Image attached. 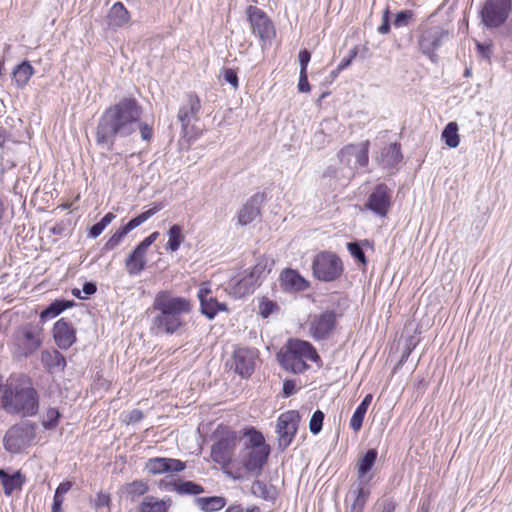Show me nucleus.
Returning <instances> with one entry per match:
<instances>
[{"label": "nucleus", "mask_w": 512, "mask_h": 512, "mask_svg": "<svg viewBox=\"0 0 512 512\" xmlns=\"http://www.w3.org/2000/svg\"><path fill=\"white\" fill-rule=\"evenodd\" d=\"M142 114V106L133 97H124L108 107L96 127L97 145L112 150L117 137H129L136 132Z\"/></svg>", "instance_id": "nucleus-1"}, {"label": "nucleus", "mask_w": 512, "mask_h": 512, "mask_svg": "<svg viewBox=\"0 0 512 512\" xmlns=\"http://www.w3.org/2000/svg\"><path fill=\"white\" fill-rule=\"evenodd\" d=\"M39 407V394L27 375L11 374L0 384V408L7 414L32 417L38 413Z\"/></svg>", "instance_id": "nucleus-2"}, {"label": "nucleus", "mask_w": 512, "mask_h": 512, "mask_svg": "<svg viewBox=\"0 0 512 512\" xmlns=\"http://www.w3.org/2000/svg\"><path fill=\"white\" fill-rule=\"evenodd\" d=\"M152 308L158 312L152 320V329L156 333L173 334L184 325L183 316L190 313L192 305L186 298L162 290L155 295Z\"/></svg>", "instance_id": "nucleus-3"}, {"label": "nucleus", "mask_w": 512, "mask_h": 512, "mask_svg": "<svg viewBox=\"0 0 512 512\" xmlns=\"http://www.w3.org/2000/svg\"><path fill=\"white\" fill-rule=\"evenodd\" d=\"M281 366L293 373H302L307 368V361L316 362L319 356L315 348L307 341L290 340L285 351H281L277 355Z\"/></svg>", "instance_id": "nucleus-4"}, {"label": "nucleus", "mask_w": 512, "mask_h": 512, "mask_svg": "<svg viewBox=\"0 0 512 512\" xmlns=\"http://www.w3.org/2000/svg\"><path fill=\"white\" fill-rule=\"evenodd\" d=\"M37 428V424L29 420L14 424L3 438L5 449L10 453H20L31 446L36 442Z\"/></svg>", "instance_id": "nucleus-5"}, {"label": "nucleus", "mask_w": 512, "mask_h": 512, "mask_svg": "<svg viewBox=\"0 0 512 512\" xmlns=\"http://www.w3.org/2000/svg\"><path fill=\"white\" fill-rule=\"evenodd\" d=\"M312 271L314 277L318 280L332 282L342 275L344 271L343 262L337 254L322 251L314 257Z\"/></svg>", "instance_id": "nucleus-6"}, {"label": "nucleus", "mask_w": 512, "mask_h": 512, "mask_svg": "<svg viewBox=\"0 0 512 512\" xmlns=\"http://www.w3.org/2000/svg\"><path fill=\"white\" fill-rule=\"evenodd\" d=\"M248 21L252 33L259 37L263 45L271 43L276 35L275 27L268 15L256 6H249L247 9Z\"/></svg>", "instance_id": "nucleus-7"}, {"label": "nucleus", "mask_w": 512, "mask_h": 512, "mask_svg": "<svg viewBox=\"0 0 512 512\" xmlns=\"http://www.w3.org/2000/svg\"><path fill=\"white\" fill-rule=\"evenodd\" d=\"M449 39L448 31L438 26L425 29L418 40L419 50L432 62H437L435 51Z\"/></svg>", "instance_id": "nucleus-8"}, {"label": "nucleus", "mask_w": 512, "mask_h": 512, "mask_svg": "<svg viewBox=\"0 0 512 512\" xmlns=\"http://www.w3.org/2000/svg\"><path fill=\"white\" fill-rule=\"evenodd\" d=\"M300 415L295 410L282 413L277 420L276 433L278 434V447L286 449L293 441L298 430Z\"/></svg>", "instance_id": "nucleus-9"}, {"label": "nucleus", "mask_w": 512, "mask_h": 512, "mask_svg": "<svg viewBox=\"0 0 512 512\" xmlns=\"http://www.w3.org/2000/svg\"><path fill=\"white\" fill-rule=\"evenodd\" d=\"M511 0H486L481 10L483 23L487 27H499L508 17Z\"/></svg>", "instance_id": "nucleus-10"}, {"label": "nucleus", "mask_w": 512, "mask_h": 512, "mask_svg": "<svg viewBox=\"0 0 512 512\" xmlns=\"http://www.w3.org/2000/svg\"><path fill=\"white\" fill-rule=\"evenodd\" d=\"M392 190L386 184H378L367 198L365 208L380 217H386L391 207Z\"/></svg>", "instance_id": "nucleus-11"}, {"label": "nucleus", "mask_w": 512, "mask_h": 512, "mask_svg": "<svg viewBox=\"0 0 512 512\" xmlns=\"http://www.w3.org/2000/svg\"><path fill=\"white\" fill-rule=\"evenodd\" d=\"M162 209V204H155L147 211L139 214L137 217L131 219L125 226L117 230L105 243L103 249L110 251L115 249L122 241V239L133 229L143 224L146 220L156 214Z\"/></svg>", "instance_id": "nucleus-12"}, {"label": "nucleus", "mask_w": 512, "mask_h": 512, "mask_svg": "<svg viewBox=\"0 0 512 512\" xmlns=\"http://www.w3.org/2000/svg\"><path fill=\"white\" fill-rule=\"evenodd\" d=\"M256 358L257 351L255 349L239 347L234 350L233 357L228 365L235 373L246 378L254 372Z\"/></svg>", "instance_id": "nucleus-13"}, {"label": "nucleus", "mask_w": 512, "mask_h": 512, "mask_svg": "<svg viewBox=\"0 0 512 512\" xmlns=\"http://www.w3.org/2000/svg\"><path fill=\"white\" fill-rule=\"evenodd\" d=\"M17 344L24 356L33 354L42 344V329L38 326L26 325L18 330Z\"/></svg>", "instance_id": "nucleus-14"}, {"label": "nucleus", "mask_w": 512, "mask_h": 512, "mask_svg": "<svg viewBox=\"0 0 512 512\" xmlns=\"http://www.w3.org/2000/svg\"><path fill=\"white\" fill-rule=\"evenodd\" d=\"M270 454V448L244 447L241 461L244 468L255 476H259Z\"/></svg>", "instance_id": "nucleus-15"}, {"label": "nucleus", "mask_w": 512, "mask_h": 512, "mask_svg": "<svg viewBox=\"0 0 512 512\" xmlns=\"http://www.w3.org/2000/svg\"><path fill=\"white\" fill-rule=\"evenodd\" d=\"M336 325V315L333 311H325L314 316L310 322V333L315 340L329 337Z\"/></svg>", "instance_id": "nucleus-16"}, {"label": "nucleus", "mask_w": 512, "mask_h": 512, "mask_svg": "<svg viewBox=\"0 0 512 512\" xmlns=\"http://www.w3.org/2000/svg\"><path fill=\"white\" fill-rule=\"evenodd\" d=\"M197 296L200 301L202 314L209 319H213L219 311L227 310L226 305L218 302L216 297L212 295V291L208 283H202L200 285Z\"/></svg>", "instance_id": "nucleus-17"}, {"label": "nucleus", "mask_w": 512, "mask_h": 512, "mask_svg": "<svg viewBox=\"0 0 512 512\" xmlns=\"http://www.w3.org/2000/svg\"><path fill=\"white\" fill-rule=\"evenodd\" d=\"M145 468L150 474L159 475L169 472H181L186 468V464L179 459L154 457L148 459Z\"/></svg>", "instance_id": "nucleus-18"}, {"label": "nucleus", "mask_w": 512, "mask_h": 512, "mask_svg": "<svg viewBox=\"0 0 512 512\" xmlns=\"http://www.w3.org/2000/svg\"><path fill=\"white\" fill-rule=\"evenodd\" d=\"M201 109V102L199 97L194 93L186 95L185 104H183L178 111V121L181 123L183 131L186 133L187 127L198 119V114Z\"/></svg>", "instance_id": "nucleus-19"}, {"label": "nucleus", "mask_w": 512, "mask_h": 512, "mask_svg": "<svg viewBox=\"0 0 512 512\" xmlns=\"http://www.w3.org/2000/svg\"><path fill=\"white\" fill-rule=\"evenodd\" d=\"M53 336L60 349L70 348L76 341L75 329L64 318L58 320L53 327Z\"/></svg>", "instance_id": "nucleus-20"}, {"label": "nucleus", "mask_w": 512, "mask_h": 512, "mask_svg": "<svg viewBox=\"0 0 512 512\" xmlns=\"http://www.w3.org/2000/svg\"><path fill=\"white\" fill-rule=\"evenodd\" d=\"M280 285L288 292L303 291L308 288V282L295 270L285 269L280 274Z\"/></svg>", "instance_id": "nucleus-21"}, {"label": "nucleus", "mask_w": 512, "mask_h": 512, "mask_svg": "<svg viewBox=\"0 0 512 512\" xmlns=\"http://www.w3.org/2000/svg\"><path fill=\"white\" fill-rule=\"evenodd\" d=\"M129 20L130 13L121 2L114 3L106 16V24L113 31L124 27Z\"/></svg>", "instance_id": "nucleus-22"}, {"label": "nucleus", "mask_w": 512, "mask_h": 512, "mask_svg": "<svg viewBox=\"0 0 512 512\" xmlns=\"http://www.w3.org/2000/svg\"><path fill=\"white\" fill-rule=\"evenodd\" d=\"M367 481H357L354 483L348 493V497L353 499L350 512H362L366 504L370 490L365 487Z\"/></svg>", "instance_id": "nucleus-23"}, {"label": "nucleus", "mask_w": 512, "mask_h": 512, "mask_svg": "<svg viewBox=\"0 0 512 512\" xmlns=\"http://www.w3.org/2000/svg\"><path fill=\"white\" fill-rule=\"evenodd\" d=\"M146 253L147 250L138 244L126 258L125 267L129 275H138L145 269Z\"/></svg>", "instance_id": "nucleus-24"}, {"label": "nucleus", "mask_w": 512, "mask_h": 512, "mask_svg": "<svg viewBox=\"0 0 512 512\" xmlns=\"http://www.w3.org/2000/svg\"><path fill=\"white\" fill-rule=\"evenodd\" d=\"M261 202L262 196L259 194L252 196L238 212L239 224L247 225L251 223L260 213Z\"/></svg>", "instance_id": "nucleus-25"}, {"label": "nucleus", "mask_w": 512, "mask_h": 512, "mask_svg": "<svg viewBox=\"0 0 512 512\" xmlns=\"http://www.w3.org/2000/svg\"><path fill=\"white\" fill-rule=\"evenodd\" d=\"M41 362L49 373L63 371L66 367L64 356L57 350H45L41 353Z\"/></svg>", "instance_id": "nucleus-26"}, {"label": "nucleus", "mask_w": 512, "mask_h": 512, "mask_svg": "<svg viewBox=\"0 0 512 512\" xmlns=\"http://www.w3.org/2000/svg\"><path fill=\"white\" fill-rule=\"evenodd\" d=\"M0 481L3 485L4 494L10 496L14 491L21 490L25 477L20 471L9 474L4 469H0Z\"/></svg>", "instance_id": "nucleus-27"}, {"label": "nucleus", "mask_w": 512, "mask_h": 512, "mask_svg": "<svg viewBox=\"0 0 512 512\" xmlns=\"http://www.w3.org/2000/svg\"><path fill=\"white\" fill-rule=\"evenodd\" d=\"M256 286L253 276L245 275L239 280L231 281L230 294L235 298H241L252 293Z\"/></svg>", "instance_id": "nucleus-28"}, {"label": "nucleus", "mask_w": 512, "mask_h": 512, "mask_svg": "<svg viewBox=\"0 0 512 512\" xmlns=\"http://www.w3.org/2000/svg\"><path fill=\"white\" fill-rule=\"evenodd\" d=\"M149 490L148 484L143 480H135L121 487V495L130 502L136 501L139 497L145 495Z\"/></svg>", "instance_id": "nucleus-29"}, {"label": "nucleus", "mask_w": 512, "mask_h": 512, "mask_svg": "<svg viewBox=\"0 0 512 512\" xmlns=\"http://www.w3.org/2000/svg\"><path fill=\"white\" fill-rule=\"evenodd\" d=\"M34 74V68L29 61H23L12 72V81L17 88H24Z\"/></svg>", "instance_id": "nucleus-30"}, {"label": "nucleus", "mask_w": 512, "mask_h": 512, "mask_svg": "<svg viewBox=\"0 0 512 512\" xmlns=\"http://www.w3.org/2000/svg\"><path fill=\"white\" fill-rule=\"evenodd\" d=\"M369 147H370V142H369V140H366V141H363L359 145L346 146L342 150V153H345L348 155H353L356 159V163L361 167H365V166H367V164L369 162V156H368Z\"/></svg>", "instance_id": "nucleus-31"}, {"label": "nucleus", "mask_w": 512, "mask_h": 512, "mask_svg": "<svg viewBox=\"0 0 512 512\" xmlns=\"http://www.w3.org/2000/svg\"><path fill=\"white\" fill-rule=\"evenodd\" d=\"M171 506V499H157L153 496H146L139 505V512H166Z\"/></svg>", "instance_id": "nucleus-32"}, {"label": "nucleus", "mask_w": 512, "mask_h": 512, "mask_svg": "<svg viewBox=\"0 0 512 512\" xmlns=\"http://www.w3.org/2000/svg\"><path fill=\"white\" fill-rule=\"evenodd\" d=\"M377 451L375 449H369L362 458L359 459L358 461V470H357V473H358V481L360 480H363V481H369L370 480V477L365 479L366 478V475L368 474V472L372 469V467L374 466L375 464V461L377 459Z\"/></svg>", "instance_id": "nucleus-33"}, {"label": "nucleus", "mask_w": 512, "mask_h": 512, "mask_svg": "<svg viewBox=\"0 0 512 512\" xmlns=\"http://www.w3.org/2000/svg\"><path fill=\"white\" fill-rule=\"evenodd\" d=\"M195 504L204 512H216L226 505V499L222 496L198 497Z\"/></svg>", "instance_id": "nucleus-34"}, {"label": "nucleus", "mask_w": 512, "mask_h": 512, "mask_svg": "<svg viewBox=\"0 0 512 512\" xmlns=\"http://www.w3.org/2000/svg\"><path fill=\"white\" fill-rule=\"evenodd\" d=\"M402 160L400 145L397 143L390 144L381 154L380 163L385 168H390L398 164Z\"/></svg>", "instance_id": "nucleus-35"}, {"label": "nucleus", "mask_w": 512, "mask_h": 512, "mask_svg": "<svg viewBox=\"0 0 512 512\" xmlns=\"http://www.w3.org/2000/svg\"><path fill=\"white\" fill-rule=\"evenodd\" d=\"M73 304V301L57 299L40 313V320L45 322L49 319L55 318L65 309L72 307Z\"/></svg>", "instance_id": "nucleus-36"}, {"label": "nucleus", "mask_w": 512, "mask_h": 512, "mask_svg": "<svg viewBox=\"0 0 512 512\" xmlns=\"http://www.w3.org/2000/svg\"><path fill=\"white\" fill-rule=\"evenodd\" d=\"M169 486L180 495H199L204 492V488L193 481H174Z\"/></svg>", "instance_id": "nucleus-37"}, {"label": "nucleus", "mask_w": 512, "mask_h": 512, "mask_svg": "<svg viewBox=\"0 0 512 512\" xmlns=\"http://www.w3.org/2000/svg\"><path fill=\"white\" fill-rule=\"evenodd\" d=\"M442 139L449 148H456L460 139L458 135V125L456 122H449L442 132Z\"/></svg>", "instance_id": "nucleus-38"}, {"label": "nucleus", "mask_w": 512, "mask_h": 512, "mask_svg": "<svg viewBox=\"0 0 512 512\" xmlns=\"http://www.w3.org/2000/svg\"><path fill=\"white\" fill-rule=\"evenodd\" d=\"M168 243L166 246L167 250L175 252L179 249L181 243L184 241V236L182 234V227L180 225L174 224L168 230Z\"/></svg>", "instance_id": "nucleus-39"}, {"label": "nucleus", "mask_w": 512, "mask_h": 512, "mask_svg": "<svg viewBox=\"0 0 512 512\" xmlns=\"http://www.w3.org/2000/svg\"><path fill=\"white\" fill-rule=\"evenodd\" d=\"M251 493L256 497H260L265 500H271L275 496V490L272 487H268L260 480L253 481L251 485Z\"/></svg>", "instance_id": "nucleus-40"}, {"label": "nucleus", "mask_w": 512, "mask_h": 512, "mask_svg": "<svg viewBox=\"0 0 512 512\" xmlns=\"http://www.w3.org/2000/svg\"><path fill=\"white\" fill-rule=\"evenodd\" d=\"M245 447H253V448H270L269 445L265 443L264 436L262 433L255 429H250L246 434Z\"/></svg>", "instance_id": "nucleus-41"}, {"label": "nucleus", "mask_w": 512, "mask_h": 512, "mask_svg": "<svg viewBox=\"0 0 512 512\" xmlns=\"http://www.w3.org/2000/svg\"><path fill=\"white\" fill-rule=\"evenodd\" d=\"M212 459L220 464H224L229 460V454L226 449V444L218 442L212 446L211 450Z\"/></svg>", "instance_id": "nucleus-42"}, {"label": "nucleus", "mask_w": 512, "mask_h": 512, "mask_svg": "<svg viewBox=\"0 0 512 512\" xmlns=\"http://www.w3.org/2000/svg\"><path fill=\"white\" fill-rule=\"evenodd\" d=\"M115 215L111 212L107 213L98 223L94 224L89 231V237L97 238L103 230L113 221Z\"/></svg>", "instance_id": "nucleus-43"}, {"label": "nucleus", "mask_w": 512, "mask_h": 512, "mask_svg": "<svg viewBox=\"0 0 512 512\" xmlns=\"http://www.w3.org/2000/svg\"><path fill=\"white\" fill-rule=\"evenodd\" d=\"M60 418V412L56 408H49L46 412V416L42 421V425L45 429L52 430L58 425Z\"/></svg>", "instance_id": "nucleus-44"}, {"label": "nucleus", "mask_w": 512, "mask_h": 512, "mask_svg": "<svg viewBox=\"0 0 512 512\" xmlns=\"http://www.w3.org/2000/svg\"><path fill=\"white\" fill-rule=\"evenodd\" d=\"M367 410L360 405L354 411L351 419H350V427L355 432L359 431L362 427V423L365 417Z\"/></svg>", "instance_id": "nucleus-45"}, {"label": "nucleus", "mask_w": 512, "mask_h": 512, "mask_svg": "<svg viewBox=\"0 0 512 512\" xmlns=\"http://www.w3.org/2000/svg\"><path fill=\"white\" fill-rule=\"evenodd\" d=\"M323 420H324V413L320 410H316L313 413V415L310 419V423H309V428H310L311 433L318 434L321 431Z\"/></svg>", "instance_id": "nucleus-46"}, {"label": "nucleus", "mask_w": 512, "mask_h": 512, "mask_svg": "<svg viewBox=\"0 0 512 512\" xmlns=\"http://www.w3.org/2000/svg\"><path fill=\"white\" fill-rule=\"evenodd\" d=\"M347 249L356 260H358L363 265H366V263H367L366 256H365V253L359 243L349 242L347 244Z\"/></svg>", "instance_id": "nucleus-47"}, {"label": "nucleus", "mask_w": 512, "mask_h": 512, "mask_svg": "<svg viewBox=\"0 0 512 512\" xmlns=\"http://www.w3.org/2000/svg\"><path fill=\"white\" fill-rule=\"evenodd\" d=\"M277 308L278 306L275 302L263 298L259 303V314L262 318H268Z\"/></svg>", "instance_id": "nucleus-48"}, {"label": "nucleus", "mask_w": 512, "mask_h": 512, "mask_svg": "<svg viewBox=\"0 0 512 512\" xmlns=\"http://www.w3.org/2000/svg\"><path fill=\"white\" fill-rule=\"evenodd\" d=\"M413 12L411 10H403L396 14V17L394 19V26L395 27H404L409 25L410 21L413 18Z\"/></svg>", "instance_id": "nucleus-49"}, {"label": "nucleus", "mask_w": 512, "mask_h": 512, "mask_svg": "<svg viewBox=\"0 0 512 512\" xmlns=\"http://www.w3.org/2000/svg\"><path fill=\"white\" fill-rule=\"evenodd\" d=\"M137 129H139L141 133V138L145 141H149L153 137V128L148 123L139 121L137 125Z\"/></svg>", "instance_id": "nucleus-50"}, {"label": "nucleus", "mask_w": 512, "mask_h": 512, "mask_svg": "<svg viewBox=\"0 0 512 512\" xmlns=\"http://www.w3.org/2000/svg\"><path fill=\"white\" fill-rule=\"evenodd\" d=\"M224 80L229 83L235 90L238 89V76L233 69H225L223 73Z\"/></svg>", "instance_id": "nucleus-51"}, {"label": "nucleus", "mask_w": 512, "mask_h": 512, "mask_svg": "<svg viewBox=\"0 0 512 512\" xmlns=\"http://www.w3.org/2000/svg\"><path fill=\"white\" fill-rule=\"evenodd\" d=\"M111 502L110 495L107 493L99 492L94 501L95 508L109 507Z\"/></svg>", "instance_id": "nucleus-52"}, {"label": "nucleus", "mask_w": 512, "mask_h": 512, "mask_svg": "<svg viewBox=\"0 0 512 512\" xmlns=\"http://www.w3.org/2000/svg\"><path fill=\"white\" fill-rule=\"evenodd\" d=\"M311 59V53L307 49L299 52L300 72H307V66Z\"/></svg>", "instance_id": "nucleus-53"}, {"label": "nucleus", "mask_w": 512, "mask_h": 512, "mask_svg": "<svg viewBox=\"0 0 512 512\" xmlns=\"http://www.w3.org/2000/svg\"><path fill=\"white\" fill-rule=\"evenodd\" d=\"M298 90L303 93H307L311 90L307 72H299Z\"/></svg>", "instance_id": "nucleus-54"}, {"label": "nucleus", "mask_w": 512, "mask_h": 512, "mask_svg": "<svg viewBox=\"0 0 512 512\" xmlns=\"http://www.w3.org/2000/svg\"><path fill=\"white\" fill-rule=\"evenodd\" d=\"M265 268V265L258 263L252 268L251 272L247 276H253L255 283L258 285L261 276L265 273Z\"/></svg>", "instance_id": "nucleus-55"}, {"label": "nucleus", "mask_w": 512, "mask_h": 512, "mask_svg": "<svg viewBox=\"0 0 512 512\" xmlns=\"http://www.w3.org/2000/svg\"><path fill=\"white\" fill-rule=\"evenodd\" d=\"M143 412L139 409H134L130 411L126 416V422L128 424H133L140 422L143 419Z\"/></svg>", "instance_id": "nucleus-56"}, {"label": "nucleus", "mask_w": 512, "mask_h": 512, "mask_svg": "<svg viewBox=\"0 0 512 512\" xmlns=\"http://www.w3.org/2000/svg\"><path fill=\"white\" fill-rule=\"evenodd\" d=\"M390 31V20H389V11L386 9L382 16V23L378 27V32L380 34H387Z\"/></svg>", "instance_id": "nucleus-57"}, {"label": "nucleus", "mask_w": 512, "mask_h": 512, "mask_svg": "<svg viewBox=\"0 0 512 512\" xmlns=\"http://www.w3.org/2000/svg\"><path fill=\"white\" fill-rule=\"evenodd\" d=\"M159 235V232L155 231L140 242L139 245L148 250V248L158 239Z\"/></svg>", "instance_id": "nucleus-58"}, {"label": "nucleus", "mask_w": 512, "mask_h": 512, "mask_svg": "<svg viewBox=\"0 0 512 512\" xmlns=\"http://www.w3.org/2000/svg\"><path fill=\"white\" fill-rule=\"evenodd\" d=\"M82 291L84 292L86 298L97 291V286L93 282H85L82 287Z\"/></svg>", "instance_id": "nucleus-59"}, {"label": "nucleus", "mask_w": 512, "mask_h": 512, "mask_svg": "<svg viewBox=\"0 0 512 512\" xmlns=\"http://www.w3.org/2000/svg\"><path fill=\"white\" fill-rule=\"evenodd\" d=\"M295 382L293 380H286L283 384V392L286 396H290L295 392Z\"/></svg>", "instance_id": "nucleus-60"}, {"label": "nucleus", "mask_w": 512, "mask_h": 512, "mask_svg": "<svg viewBox=\"0 0 512 512\" xmlns=\"http://www.w3.org/2000/svg\"><path fill=\"white\" fill-rule=\"evenodd\" d=\"M71 486L72 485L70 482L60 483L55 492L61 496H64L71 489Z\"/></svg>", "instance_id": "nucleus-61"}, {"label": "nucleus", "mask_w": 512, "mask_h": 512, "mask_svg": "<svg viewBox=\"0 0 512 512\" xmlns=\"http://www.w3.org/2000/svg\"><path fill=\"white\" fill-rule=\"evenodd\" d=\"M477 48H478L479 52L482 54L483 57L489 58V55H490V52H491L489 46L477 43Z\"/></svg>", "instance_id": "nucleus-62"}, {"label": "nucleus", "mask_w": 512, "mask_h": 512, "mask_svg": "<svg viewBox=\"0 0 512 512\" xmlns=\"http://www.w3.org/2000/svg\"><path fill=\"white\" fill-rule=\"evenodd\" d=\"M372 398L373 397L371 394H367L359 405L361 407L365 408L366 410H368V407L372 401Z\"/></svg>", "instance_id": "nucleus-63"}, {"label": "nucleus", "mask_w": 512, "mask_h": 512, "mask_svg": "<svg viewBox=\"0 0 512 512\" xmlns=\"http://www.w3.org/2000/svg\"><path fill=\"white\" fill-rule=\"evenodd\" d=\"M226 512H244L241 505H232L227 508Z\"/></svg>", "instance_id": "nucleus-64"}]
</instances>
